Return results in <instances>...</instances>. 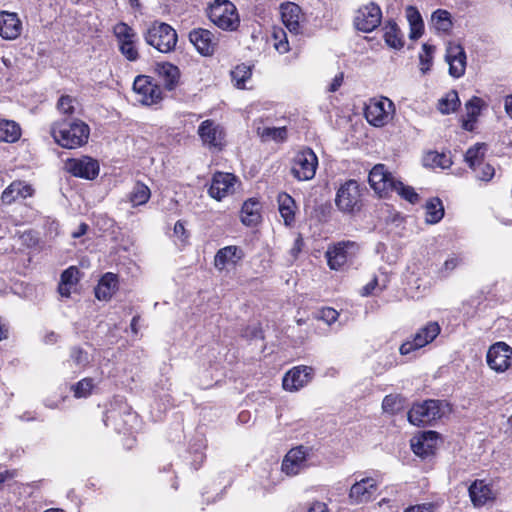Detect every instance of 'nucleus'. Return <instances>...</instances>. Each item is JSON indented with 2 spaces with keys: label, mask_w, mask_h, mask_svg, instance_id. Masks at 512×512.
<instances>
[{
  "label": "nucleus",
  "mask_w": 512,
  "mask_h": 512,
  "mask_svg": "<svg viewBox=\"0 0 512 512\" xmlns=\"http://www.w3.org/2000/svg\"><path fill=\"white\" fill-rule=\"evenodd\" d=\"M51 135L60 146L75 149L87 143L90 128L82 120L62 121L52 125Z\"/></svg>",
  "instance_id": "f257e3e1"
},
{
  "label": "nucleus",
  "mask_w": 512,
  "mask_h": 512,
  "mask_svg": "<svg viewBox=\"0 0 512 512\" xmlns=\"http://www.w3.org/2000/svg\"><path fill=\"white\" fill-rule=\"evenodd\" d=\"M208 17L218 28L234 31L240 24L236 6L229 0H215L209 7Z\"/></svg>",
  "instance_id": "f03ea898"
},
{
  "label": "nucleus",
  "mask_w": 512,
  "mask_h": 512,
  "mask_svg": "<svg viewBox=\"0 0 512 512\" xmlns=\"http://www.w3.org/2000/svg\"><path fill=\"white\" fill-rule=\"evenodd\" d=\"M449 411L448 405L439 400H427L414 404L408 412V420L415 426L428 425Z\"/></svg>",
  "instance_id": "7ed1b4c3"
},
{
  "label": "nucleus",
  "mask_w": 512,
  "mask_h": 512,
  "mask_svg": "<svg viewBox=\"0 0 512 512\" xmlns=\"http://www.w3.org/2000/svg\"><path fill=\"white\" fill-rule=\"evenodd\" d=\"M147 44L161 53L171 52L177 43L176 31L166 23L154 22L144 35Z\"/></svg>",
  "instance_id": "20e7f679"
},
{
  "label": "nucleus",
  "mask_w": 512,
  "mask_h": 512,
  "mask_svg": "<svg viewBox=\"0 0 512 512\" xmlns=\"http://www.w3.org/2000/svg\"><path fill=\"white\" fill-rule=\"evenodd\" d=\"M395 105L387 97L371 98L365 105L364 115L369 124L383 127L392 121Z\"/></svg>",
  "instance_id": "39448f33"
},
{
  "label": "nucleus",
  "mask_w": 512,
  "mask_h": 512,
  "mask_svg": "<svg viewBox=\"0 0 512 512\" xmlns=\"http://www.w3.org/2000/svg\"><path fill=\"white\" fill-rule=\"evenodd\" d=\"M337 208L344 213H354L361 208V190L356 180L350 179L337 190L335 197Z\"/></svg>",
  "instance_id": "423d86ee"
},
{
  "label": "nucleus",
  "mask_w": 512,
  "mask_h": 512,
  "mask_svg": "<svg viewBox=\"0 0 512 512\" xmlns=\"http://www.w3.org/2000/svg\"><path fill=\"white\" fill-rule=\"evenodd\" d=\"M317 167L316 154L312 149L305 148L294 156L291 173L298 181H308L314 178Z\"/></svg>",
  "instance_id": "0eeeda50"
},
{
  "label": "nucleus",
  "mask_w": 512,
  "mask_h": 512,
  "mask_svg": "<svg viewBox=\"0 0 512 512\" xmlns=\"http://www.w3.org/2000/svg\"><path fill=\"white\" fill-rule=\"evenodd\" d=\"M121 54L131 62L138 60L139 52L136 46L137 33L124 22L117 23L113 28Z\"/></svg>",
  "instance_id": "6e6552de"
},
{
  "label": "nucleus",
  "mask_w": 512,
  "mask_h": 512,
  "mask_svg": "<svg viewBox=\"0 0 512 512\" xmlns=\"http://www.w3.org/2000/svg\"><path fill=\"white\" fill-rule=\"evenodd\" d=\"M441 327L438 322L430 321L413 335L411 340L404 342L399 352L401 355H408L416 350H419L426 345L433 342V340L440 334Z\"/></svg>",
  "instance_id": "1a4fd4ad"
},
{
  "label": "nucleus",
  "mask_w": 512,
  "mask_h": 512,
  "mask_svg": "<svg viewBox=\"0 0 512 512\" xmlns=\"http://www.w3.org/2000/svg\"><path fill=\"white\" fill-rule=\"evenodd\" d=\"M379 482L374 477L356 480L350 487L348 498L352 505L366 504L377 498Z\"/></svg>",
  "instance_id": "9d476101"
},
{
  "label": "nucleus",
  "mask_w": 512,
  "mask_h": 512,
  "mask_svg": "<svg viewBox=\"0 0 512 512\" xmlns=\"http://www.w3.org/2000/svg\"><path fill=\"white\" fill-rule=\"evenodd\" d=\"M133 91L137 101L143 105L157 104L162 100V89L150 76H137L133 83Z\"/></svg>",
  "instance_id": "9b49d317"
},
{
  "label": "nucleus",
  "mask_w": 512,
  "mask_h": 512,
  "mask_svg": "<svg viewBox=\"0 0 512 512\" xmlns=\"http://www.w3.org/2000/svg\"><path fill=\"white\" fill-rule=\"evenodd\" d=\"M486 362L496 373L507 371L512 365V348L505 342L494 343L487 351Z\"/></svg>",
  "instance_id": "f8f14e48"
},
{
  "label": "nucleus",
  "mask_w": 512,
  "mask_h": 512,
  "mask_svg": "<svg viewBox=\"0 0 512 512\" xmlns=\"http://www.w3.org/2000/svg\"><path fill=\"white\" fill-rule=\"evenodd\" d=\"M368 180L371 188L380 197H386L393 192V188H395V183L397 182L384 164L375 165L369 173Z\"/></svg>",
  "instance_id": "ddd939ff"
},
{
  "label": "nucleus",
  "mask_w": 512,
  "mask_h": 512,
  "mask_svg": "<svg viewBox=\"0 0 512 512\" xmlns=\"http://www.w3.org/2000/svg\"><path fill=\"white\" fill-rule=\"evenodd\" d=\"M358 245L352 241L339 242L326 252L327 262L331 269L338 270L351 260L358 252Z\"/></svg>",
  "instance_id": "4468645a"
},
{
  "label": "nucleus",
  "mask_w": 512,
  "mask_h": 512,
  "mask_svg": "<svg viewBox=\"0 0 512 512\" xmlns=\"http://www.w3.org/2000/svg\"><path fill=\"white\" fill-rule=\"evenodd\" d=\"M381 19L382 11L380 7L371 2L357 10L354 25L359 31L371 32L380 25Z\"/></svg>",
  "instance_id": "2eb2a0df"
},
{
  "label": "nucleus",
  "mask_w": 512,
  "mask_h": 512,
  "mask_svg": "<svg viewBox=\"0 0 512 512\" xmlns=\"http://www.w3.org/2000/svg\"><path fill=\"white\" fill-rule=\"evenodd\" d=\"M198 135L203 143L210 149L221 150L225 145V133L221 125L207 119L198 127Z\"/></svg>",
  "instance_id": "dca6fc26"
},
{
  "label": "nucleus",
  "mask_w": 512,
  "mask_h": 512,
  "mask_svg": "<svg viewBox=\"0 0 512 512\" xmlns=\"http://www.w3.org/2000/svg\"><path fill=\"white\" fill-rule=\"evenodd\" d=\"M64 167L73 176L88 180L95 179L99 174V164L97 160L88 156L68 159Z\"/></svg>",
  "instance_id": "f3484780"
},
{
  "label": "nucleus",
  "mask_w": 512,
  "mask_h": 512,
  "mask_svg": "<svg viewBox=\"0 0 512 512\" xmlns=\"http://www.w3.org/2000/svg\"><path fill=\"white\" fill-rule=\"evenodd\" d=\"M445 60L449 64V74L454 78L464 75L467 57L464 48L455 42H449L446 46Z\"/></svg>",
  "instance_id": "a211bd4d"
},
{
  "label": "nucleus",
  "mask_w": 512,
  "mask_h": 512,
  "mask_svg": "<svg viewBox=\"0 0 512 512\" xmlns=\"http://www.w3.org/2000/svg\"><path fill=\"white\" fill-rule=\"evenodd\" d=\"M308 454L309 450L304 446L292 448L282 461V471L288 476L299 474L307 466Z\"/></svg>",
  "instance_id": "6ab92c4d"
},
{
  "label": "nucleus",
  "mask_w": 512,
  "mask_h": 512,
  "mask_svg": "<svg viewBox=\"0 0 512 512\" xmlns=\"http://www.w3.org/2000/svg\"><path fill=\"white\" fill-rule=\"evenodd\" d=\"M469 498L475 508H480L495 499L491 482L485 479L474 480L468 488Z\"/></svg>",
  "instance_id": "aec40b11"
},
{
  "label": "nucleus",
  "mask_w": 512,
  "mask_h": 512,
  "mask_svg": "<svg viewBox=\"0 0 512 512\" xmlns=\"http://www.w3.org/2000/svg\"><path fill=\"white\" fill-rule=\"evenodd\" d=\"M313 369L309 366H298L289 370L283 377V388L287 391H298L312 379Z\"/></svg>",
  "instance_id": "412c9836"
},
{
  "label": "nucleus",
  "mask_w": 512,
  "mask_h": 512,
  "mask_svg": "<svg viewBox=\"0 0 512 512\" xmlns=\"http://www.w3.org/2000/svg\"><path fill=\"white\" fill-rule=\"evenodd\" d=\"M189 40L202 56H211L217 45L215 35L211 31L203 28L190 31Z\"/></svg>",
  "instance_id": "4be33fe9"
},
{
  "label": "nucleus",
  "mask_w": 512,
  "mask_h": 512,
  "mask_svg": "<svg viewBox=\"0 0 512 512\" xmlns=\"http://www.w3.org/2000/svg\"><path fill=\"white\" fill-rule=\"evenodd\" d=\"M281 19L288 31L293 35H299L302 32L303 13L295 3L287 2L280 6Z\"/></svg>",
  "instance_id": "5701e85b"
},
{
  "label": "nucleus",
  "mask_w": 512,
  "mask_h": 512,
  "mask_svg": "<svg viewBox=\"0 0 512 512\" xmlns=\"http://www.w3.org/2000/svg\"><path fill=\"white\" fill-rule=\"evenodd\" d=\"M236 177L231 173L218 172L214 174L209 188V194L216 200L232 194L235 190Z\"/></svg>",
  "instance_id": "b1692460"
},
{
  "label": "nucleus",
  "mask_w": 512,
  "mask_h": 512,
  "mask_svg": "<svg viewBox=\"0 0 512 512\" xmlns=\"http://www.w3.org/2000/svg\"><path fill=\"white\" fill-rule=\"evenodd\" d=\"M34 194L33 187L25 181L15 180L7 186L1 194V202L5 205L32 197Z\"/></svg>",
  "instance_id": "393cba45"
},
{
  "label": "nucleus",
  "mask_w": 512,
  "mask_h": 512,
  "mask_svg": "<svg viewBox=\"0 0 512 512\" xmlns=\"http://www.w3.org/2000/svg\"><path fill=\"white\" fill-rule=\"evenodd\" d=\"M22 22L16 13L0 12V36L6 40H14L20 36Z\"/></svg>",
  "instance_id": "a878e982"
},
{
  "label": "nucleus",
  "mask_w": 512,
  "mask_h": 512,
  "mask_svg": "<svg viewBox=\"0 0 512 512\" xmlns=\"http://www.w3.org/2000/svg\"><path fill=\"white\" fill-rule=\"evenodd\" d=\"M487 107L486 102L480 97L473 96L465 103L466 115L462 119V128L472 132L483 109Z\"/></svg>",
  "instance_id": "bb28decb"
},
{
  "label": "nucleus",
  "mask_w": 512,
  "mask_h": 512,
  "mask_svg": "<svg viewBox=\"0 0 512 512\" xmlns=\"http://www.w3.org/2000/svg\"><path fill=\"white\" fill-rule=\"evenodd\" d=\"M244 257L243 250L235 245L219 249L214 257V266L222 271L227 266H235Z\"/></svg>",
  "instance_id": "cd10ccee"
},
{
  "label": "nucleus",
  "mask_w": 512,
  "mask_h": 512,
  "mask_svg": "<svg viewBox=\"0 0 512 512\" xmlns=\"http://www.w3.org/2000/svg\"><path fill=\"white\" fill-rule=\"evenodd\" d=\"M438 439V434L435 431L424 432L419 437H414L411 440L412 451L421 457H426L433 453Z\"/></svg>",
  "instance_id": "c85d7f7f"
},
{
  "label": "nucleus",
  "mask_w": 512,
  "mask_h": 512,
  "mask_svg": "<svg viewBox=\"0 0 512 512\" xmlns=\"http://www.w3.org/2000/svg\"><path fill=\"white\" fill-rule=\"evenodd\" d=\"M261 221V203L254 198L246 200L241 209V222L248 227L256 226Z\"/></svg>",
  "instance_id": "c756f323"
},
{
  "label": "nucleus",
  "mask_w": 512,
  "mask_h": 512,
  "mask_svg": "<svg viewBox=\"0 0 512 512\" xmlns=\"http://www.w3.org/2000/svg\"><path fill=\"white\" fill-rule=\"evenodd\" d=\"M79 281V270L75 266H70L61 274L60 282L58 285V292L62 297H70L73 288Z\"/></svg>",
  "instance_id": "7c9ffc66"
},
{
  "label": "nucleus",
  "mask_w": 512,
  "mask_h": 512,
  "mask_svg": "<svg viewBox=\"0 0 512 512\" xmlns=\"http://www.w3.org/2000/svg\"><path fill=\"white\" fill-rule=\"evenodd\" d=\"M117 276L113 273L103 275L95 288V296L99 300H109L117 289Z\"/></svg>",
  "instance_id": "2f4dec72"
},
{
  "label": "nucleus",
  "mask_w": 512,
  "mask_h": 512,
  "mask_svg": "<svg viewBox=\"0 0 512 512\" xmlns=\"http://www.w3.org/2000/svg\"><path fill=\"white\" fill-rule=\"evenodd\" d=\"M279 213L285 225H291L295 219L296 204L294 199L287 193L281 192L277 197Z\"/></svg>",
  "instance_id": "473e14b6"
},
{
  "label": "nucleus",
  "mask_w": 512,
  "mask_h": 512,
  "mask_svg": "<svg viewBox=\"0 0 512 512\" xmlns=\"http://www.w3.org/2000/svg\"><path fill=\"white\" fill-rule=\"evenodd\" d=\"M406 17L410 26L409 37L412 40L420 38L424 31V22L420 12L413 6L406 8Z\"/></svg>",
  "instance_id": "72a5a7b5"
},
{
  "label": "nucleus",
  "mask_w": 512,
  "mask_h": 512,
  "mask_svg": "<svg viewBox=\"0 0 512 512\" xmlns=\"http://www.w3.org/2000/svg\"><path fill=\"white\" fill-rule=\"evenodd\" d=\"M487 150V144L476 143L466 151L465 162L473 171H477V167L482 165Z\"/></svg>",
  "instance_id": "f704fd0d"
},
{
  "label": "nucleus",
  "mask_w": 512,
  "mask_h": 512,
  "mask_svg": "<svg viewBox=\"0 0 512 512\" xmlns=\"http://www.w3.org/2000/svg\"><path fill=\"white\" fill-rule=\"evenodd\" d=\"M21 137V128L13 120H0V141L13 143Z\"/></svg>",
  "instance_id": "c9c22d12"
},
{
  "label": "nucleus",
  "mask_w": 512,
  "mask_h": 512,
  "mask_svg": "<svg viewBox=\"0 0 512 512\" xmlns=\"http://www.w3.org/2000/svg\"><path fill=\"white\" fill-rule=\"evenodd\" d=\"M159 75L164 79L168 90L174 89L180 77L179 68L171 63H164L158 68Z\"/></svg>",
  "instance_id": "e433bc0d"
},
{
  "label": "nucleus",
  "mask_w": 512,
  "mask_h": 512,
  "mask_svg": "<svg viewBox=\"0 0 512 512\" xmlns=\"http://www.w3.org/2000/svg\"><path fill=\"white\" fill-rule=\"evenodd\" d=\"M384 39L388 46L394 49H400L403 47L404 42L399 27L395 22H388L384 26Z\"/></svg>",
  "instance_id": "4c0bfd02"
},
{
  "label": "nucleus",
  "mask_w": 512,
  "mask_h": 512,
  "mask_svg": "<svg viewBox=\"0 0 512 512\" xmlns=\"http://www.w3.org/2000/svg\"><path fill=\"white\" fill-rule=\"evenodd\" d=\"M426 222L429 224L438 223L444 216V207L439 198L430 199L425 206Z\"/></svg>",
  "instance_id": "58836bf2"
},
{
  "label": "nucleus",
  "mask_w": 512,
  "mask_h": 512,
  "mask_svg": "<svg viewBox=\"0 0 512 512\" xmlns=\"http://www.w3.org/2000/svg\"><path fill=\"white\" fill-rule=\"evenodd\" d=\"M151 192L148 186L137 182L129 193V202L133 207L144 205L150 199Z\"/></svg>",
  "instance_id": "ea45409f"
},
{
  "label": "nucleus",
  "mask_w": 512,
  "mask_h": 512,
  "mask_svg": "<svg viewBox=\"0 0 512 512\" xmlns=\"http://www.w3.org/2000/svg\"><path fill=\"white\" fill-rule=\"evenodd\" d=\"M460 106V99L457 91L450 90L438 102V110L442 114H450L455 112Z\"/></svg>",
  "instance_id": "a19ab883"
},
{
  "label": "nucleus",
  "mask_w": 512,
  "mask_h": 512,
  "mask_svg": "<svg viewBox=\"0 0 512 512\" xmlns=\"http://www.w3.org/2000/svg\"><path fill=\"white\" fill-rule=\"evenodd\" d=\"M257 134L263 141L282 142L287 138V129L285 127H258Z\"/></svg>",
  "instance_id": "79ce46f5"
},
{
  "label": "nucleus",
  "mask_w": 512,
  "mask_h": 512,
  "mask_svg": "<svg viewBox=\"0 0 512 512\" xmlns=\"http://www.w3.org/2000/svg\"><path fill=\"white\" fill-rule=\"evenodd\" d=\"M433 27L439 32H448L452 27L450 13L446 10L438 9L431 16Z\"/></svg>",
  "instance_id": "37998d69"
},
{
  "label": "nucleus",
  "mask_w": 512,
  "mask_h": 512,
  "mask_svg": "<svg viewBox=\"0 0 512 512\" xmlns=\"http://www.w3.org/2000/svg\"><path fill=\"white\" fill-rule=\"evenodd\" d=\"M251 75V67L246 64L237 65L231 71L232 82L239 89L245 88L246 82L251 78Z\"/></svg>",
  "instance_id": "c03bdc74"
},
{
  "label": "nucleus",
  "mask_w": 512,
  "mask_h": 512,
  "mask_svg": "<svg viewBox=\"0 0 512 512\" xmlns=\"http://www.w3.org/2000/svg\"><path fill=\"white\" fill-rule=\"evenodd\" d=\"M96 383L93 378L86 377L71 386L74 397L87 398L91 395Z\"/></svg>",
  "instance_id": "a18cd8bd"
},
{
  "label": "nucleus",
  "mask_w": 512,
  "mask_h": 512,
  "mask_svg": "<svg viewBox=\"0 0 512 512\" xmlns=\"http://www.w3.org/2000/svg\"><path fill=\"white\" fill-rule=\"evenodd\" d=\"M435 52V46L428 43L422 45V51L419 54L420 71L422 74H426L430 71L433 64V55Z\"/></svg>",
  "instance_id": "49530a36"
},
{
  "label": "nucleus",
  "mask_w": 512,
  "mask_h": 512,
  "mask_svg": "<svg viewBox=\"0 0 512 512\" xmlns=\"http://www.w3.org/2000/svg\"><path fill=\"white\" fill-rule=\"evenodd\" d=\"M423 163L425 166L428 167H440L444 169L450 166L451 161L450 158L445 154H440L438 152L431 151L424 156Z\"/></svg>",
  "instance_id": "de8ad7c7"
},
{
  "label": "nucleus",
  "mask_w": 512,
  "mask_h": 512,
  "mask_svg": "<svg viewBox=\"0 0 512 512\" xmlns=\"http://www.w3.org/2000/svg\"><path fill=\"white\" fill-rule=\"evenodd\" d=\"M463 262V258L458 254H451L438 269V275L441 278L448 277Z\"/></svg>",
  "instance_id": "09e8293b"
},
{
  "label": "nucleus",
  "mask_w": 512,
  "mask_h": 512,
  "mask_svg": "<svg viewBox=\"0 0 512 512\" xmlns=\"http://www.w3.org/2000/svg\"><path fill=\"white\" fill-rule=\"evenodd\" d=\"M274 48L280 53L285 54L290 50L286 32L282 28H274L272 33Z\"/></svg>",
  "instance_id": "8fccbe9b"
},
{
  "label": "nucleus",
  "mask_w": 512,
  "mask_h": 512,
  "mask_svg": "<svg viewBox=\"0 0 512 512\" xmlns=\"http://www.w3.org/2000/svg\"><path fill=\"white\" fill-rule=\"evenodd\" d=\"M393 192H396L401 198L407 200L411 204H415L419 200V195L415 192L414 188L411 186L404 185L401 181L395 183V188H393Z\"/></svg>",
  "instance_id": "3c124183"
},
{
  "label": "nucleus",
  "mask_w": 512,
  "mask_h": 512,
  "mask_svg": "<svg viewBox=\"0 0 512 512\" xmlns=\"http://www.w3.org/2000/svg\"><path fill=\"white\" fill-rule=\"evenodd\" d=\"M123 414L124 418L122 419V423H115V429L118 432L126 433L133 429L134 423L137 422V415L128 408H125Z\"/></svg>",
  "instance_id": "603ef678"
},
{
  "label": "nucleus",
  "mask_w": 512,
  "mask_h": 512,
  "mask_svg": "<svg viewBox=\"0 0 512 512\" xmlns=\"http://www.w3.org/2000/svg\"><path fill=\"white\" fill-rule=\"evenodd\" d=\"M70 360L79 369L85 368L89 364V362H90L88 353L86 351L82 350L81 348H78V347H74V348L71 349Z\"/></svg>",
  "instance_id": "864d4df0"
},
{
  "label": "nucleus",
  "mask_w": 512,
  "mask_h": 512,
  "mask_svg": "<svg viewBox=\"0 0 512 512\" xmlns=\"http://www.w3.org/2000/svg\"><path fill=\"white\" fill-rule=\"evenodd\" d=\"M382 408L385 412L394 414L402 408L401 398L397 395H387L383 399Z\"/></svg>",
  "instance_id": "5fc2aeb1"
},
{
  "label": "nucleus",
  "mask_w": 512,
  "mask_h": 512,
  "mask_svg": "<svg viewBox=\"0 0 512 512\" xmlns=\"http://www.w3.org/2000/svg\"><path fill=\"white\" fill-rule=\"evenodd\" d=\"M76 100L68 95H62L57 103V108L62 114H73L75 112Z\"/></svg>",
  "instance_id": "6e6d98bb"
},
{
  "label": "nucleus",
  "mask_w": 512,
  "mask_h": 512,
  "mask_svg": "<svg viewBox=\"0 0 512 512\" xmlns=\"http://www.w3.org/2000/svg\"><path fill=\"white\" fill-rule=\"evenodd\" d=\"M339 317V313L331 308V307H325L318 311L317 318L319 320L324 321L328 325H332L337 321Z\"/></svg>",
  "instance_id": "4d7b16f0"
},
{
  "label": "nucleus",
  "mask_w": 512,
  "mask_h": 512,
  "mask_svg": "<svg viewBox=\"0 0 512 512\" xmlns=\"http://www.w3.org/2000/svg\"><path fill=\"white\" fill-rule=\"evenodd\" d=\"M474 172L476 174L477 179L486 182L490 181L495 174L494 168L490 164L484 162L482 163V165L478 166L477 171Z\"/></svg>",
  "instance_id": "13d9d810"
},
{
  "label": "nucleus",
  "mask_w": 512,
  "mask_h": 512,
  "mask_svg": "<svg viewBox=\"0 0 512 512\" xmlns=\"http://www.w3.org/2000/svg\"><path fill=\"white\" fill-rule=\"evenodd\" d=\"M385 283L379 284V280L377 277H374L370 282H368L361 290V295L366 297L372 295L375 290L378 288L379 290H383L385 288Z\"/></svg>",
  "instance_id": "bf43d9fd"
},
{
  "label": "nucleus",
  "mask_w": 512,
  "mask_h": 512,
  "mask_svg": "<svg viewBox=\"0 0 512 512\" xmlns=\"http://www.w3.org/2000/svg\"><path fill=\"white\" fill-rule=\"evenodd\" d=\"M173 232L174 235L182 242H185L188 238V233L185 229L184 223L180 220L175 223Z\"/></svg>",
  "instance_id": "052dcab7"
},
{
  "label": "nucleus",
  "mask_w": 512,
  "mask_h": 512,
  "mask_svg": "<svg viewBox=\"0 0 512 512\" xmlns=\"http://www.w3.org/2000/svg\"><path fill=\"white\" fill-rule=\"evenodd\" d=\"M434 505L432 503H422L414 506H410L404 510V512H433Z\"/></svg>",
  "instance_id": "680f3d73"
},
{
  "label": "nucleus",
  "mask_w": 512,
  "mask_h": 512,
  "mask_svg": "<svg viewBox=\"0 0 512 512\" xmlns=\"http://www.w3.org/2000/svg\"><path fill=\"white\" fill-rule=\"evenodd\" d=\"M343 80H344L343 73H339V74L335 75V77L333 78V80L329 86V91L330 92L337 91L339 89V87L342 85Z\"/></svg>",
  "instance_id": "e2e57ef3"
},
{
  "label": "nucleus",
  "mask_w": 512,
  "mask_h": 512,
  "mask_svg": "<svg viewBox=\"0 0 512 512\" xmlns=\"http://www.w3.org/2000/svg\"><path fill=\"white\" fill-rule=\"evenodd\" d=\"M307 512H329V509L323 502H314Z\"/></svg>",
  "instance_id": "0e129e2a"
},
{
  "label": "nucleus",
  "mask_w": 512,
  "mask_h": 512,
  "mask_svg": "<svg viewBox=\"0 0 512 512\" xmlns=\"http://www.w3.org/2000/svg\"><path fill=\"white\" fill-rule=\"evenodd\" d=\"M88 230V225L86 223H81L78 228L72 232L73 238H80L81 236L85 235Z\"/></svg>",
  "instance_id": "69168bd1"
},
{
  "label": "nucleus",
  "mask_w": 512,
  "mask_h": 512,
  "mask_svg": "<svg viewBox=\"0 0 512 512\" xmlns=\"http://www.w3.org/2000/svg\"><path fill=\"white\" fill-rule=\"evenodd\" d=\"M394 365H396L395 357L393 355H391V356L387 357V361L385 362L383 368L378 370L377 372L382 373L383 371L390 369Z\"/></svg>",
  "instance_id": "338daca9"
},
{
  "label": "nucleus",
  "mask_w": 512,
  "mask_h": 512,
  "mask_svg": "<svg viewBox=\"0 0 512 512\" xmlns=\"http://www.w3.org/2000/svg\"><path fill=\"white\" fill-rule=\"evenodd\" d=\"M505 112L512 118V94L505 98Z\"/></svg>",
  "instance_id": "774afa93"
}]
</instances>
